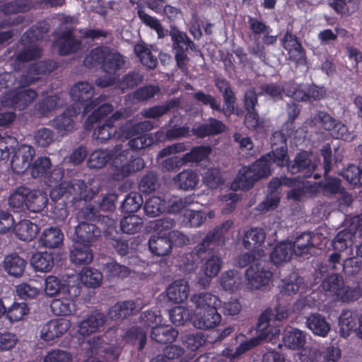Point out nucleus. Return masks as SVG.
<instances>
[{"instance_id":"1","label":"nucleus","mask_w":362,"mask_h":362,"mask_svg":"<svg viewBox=\"0 0 362 362\" xmlns=\"http://www.w3.org/2000/svg\"><path fill=\"white\" fill-rule=\"evenodd\" d=\"M272 151L262 156L252 166L262 178L269 177L272 173V164L283 167L287 158L286 139L283 133L274 132L270 139Z\"/></svg>"},{"instance_id":"2","label":"nucleus","mask_w":362,"mask_h":362,"mask_svg":"<svg viewBox=\"0 0 362 362\" xmlns=\"http://www.w3.org/2000/svg\"><path fill=\"white\" fill-rule=\"evenodd\" d=\"M83 216L85 221H80L75 227L73 241L75 245L92 246L102 233L101 228L95 222L101 221V224L105 223L107 227L108 223L103 221V218L109 216L100 214L93 207H87L83 210Z\"/></svg>"},{"instance_id":"3","label":"nucleus","mask_w":362,"mask_h":362,"mask_svg":"<svg viewBox=\"0 0 362 362\" xmlns=\"http://www.w3.org/2000/svg\"><path fill=\"white\" fill-rule=\"evenodd\" d=\"M270 312L266 310L259 317L257 323V329L259 332L258 337L251 338L250 340L240 343L233 347L228 346L221 351L222 356L229 362H235L241 355L259 344V339H266L271 332L270 321L272 320Z\"/></svg>"},{"instance_id":"4","label":"nucleus","mask_w":362,"mask_h":362,"mask_svg":"<svg viewBox=\"0 0 362 362\" xmlns=\"http://www.w3.org/2000/svg\"><path fill=\"white\" fill-rule=\"evenodd\" d=\"M169 33L172 41V52L176 62L177 67L182 72L188 69L187 64L189 62L188 57L189 50H196L195 43L189 38L187 34L178 29L175 26L166 30Z\"/></svg>"},{"instance_id":"5","label":"nucleus","mask_w":362,"mask_h":362,"mask_svg":"<svg viewBox=\"0 0 362 362\" xmlns=\"http://www.w3.org/2000/svg\"><path fill=\"white\" fill-rule=\"evenodd\" d=\"M221 240V236L214 232H208L203 240L198 243L190 252L182 257V267L187 272L194 271L199 264L204 262L206 255L209 254V247L215 241Z\"/></svg>"},{"instance_id":"6","label":"nucleus","mask_w":362,"mask_h":362,"mask_svg":"<svg viewBox=\"0 0 362 362\" xmlns=\"http://www.w3.org/2000/svg\"><path fill=\"white\" fill-rule=\"evenodd\" d=\"M209 232L216 233L221 238V240L215 241L210 245L209 254L207 255L204 259V261H205V262L202 266L204 274L207 277L213 278L219 273L223 263L221 258L216 254V250H218V247L223 245L225 243V233L226 232L225 223L216 226Z\"/></svg>"},{"instance_id":"7","label":"nucleus","mask_w":362,"mask_h":362,"mask_svg":"<svg viewBox=\"0 0 362 362\" xmlns=\"http://www.w3.org/2000/svg\"><path fill=\"white\" fill-rule=\"evenodd\" d=\"M37 95L35 90L19 89L14 87L3 95L1 103L4 107L23 110L34 101Z\"/></svg>"},{"instance_id":"8","label":"nucleus","mask_w":362,"mask_h":362,"mask_svg":"<svg viewBox=\"0 0 362 362\" xmlns=\"http://www.w3.org/2000/svg\"><path fill=\"white\" fill-rule=\"evenodd\" d=\"M104 100L105 99L100 96L85 105L82 110L83 115L92 112L84 122L86 130L90 131L95 122L112 112L114 110L113 105L109 103H103Z\"/></svg>"},{"instance_id":"9","label":"nucleus","mask_w":362,"mask_h":362,"mask_svg":"<svg viewBox=\"0 0 362 362\" xmlns=\"http://www.w3.org/2000/svg\"><path fill=\"white\" fill-rule=\"evenodd\" d=\"M311 122L320 128L329 132L332 136L337 139H347V127L341 122L334 119L327 112L320 111L311 119Z\"/></svg>"},{"instance_id":"10","label":"nucleus","mask_w":362,"mask_h":362,"mask_svg":"<svg viewBox=\"0 0 362 362\" xmlns=\"http://www.w3.org/2000/svg\"><path fill=\"white\" fill-rule=\"evenodd\" d=\"M35 153L32 146L21 144L18 146L17 141L11 151V154H13L11 158L8 160L13 171L18 175L23 174L30 166Z\"/></svg>"},{"instance_id":"11","label":"nucleus","mask_w":362,"mask_h":362,"mask_svg":"<svg viewBox=\"0 0 362 362\" xmlns=\"http://www.w3.org/2000/svg\"><path fill=\"white\" fill-rule=\"evenodd\" d=\"M87 186L83 180L74 179L69 182H62L50 192L52 199L60 198L65 194L74 195V199H86Z\"/></svg>"},{"instance_id":"12","label":"nucleus","mask_w":362,"mask_h":362,"mask_svg":"<svg viewBox=\"0 0 362 362\" xmlns=\"http://www.w3.org/2000/svg\"><path fill=\"white\" fill-rule=\"evenodd\" d=\"M71 292L65 293L64 295L59 296L58 298L54 299L50 308L54 315L58 316H68L75 314L76 311V305L75 298L79 295L80 290L78 287L72 286Z\"/></svg>"},{"instance_id":"13","label":"nucleus","mask_w":362,"mask_h":362,"mask_svg":"<svg viewBox=\"0 0 362 362\" xmlns=\"http://www.w3.org/2000/svg\"><path fill=\"white\" fill-rule=\"evenodd\" d=\"M288 170L291 174H296L301 171L305 170L304 177H311L313 175L314 178L319 177L317 174L313 175L316 165L313 163L310 159V153L306 151H302L296 154L294 160L288 163V157L286 158V164Z\"/></svg>"},{"instance_id":"14","label":"nucleus","mask_w":362,"mask_h":362,"mask_svg":"<svg viewBox=\"0 0 362 362\" xmlns=\"http://www.w3.org/2000/svg\"><path fill=\"white\" fill-rule=\"evenodd\" d=\"M245 276L251 288L259 289L269 284L273 277V273L261 262H258L251 264L246 269Z\"/></svg>"},{"instance_id":"15","label":"nucleus","mask_w":362,"mask_h":362,"mask_svg":"<svg viewBox=\"0 0 362 362\" xmlns=\"http://www.w3.org/2000/svg\"><path fill=\"white\" fill-rule=\"evenodd\" d=\"M295 90H288V94L293 95V99L298 102H310L320 100L326 95L324 87L315 84H298L295 82Z\"/></svg>"},{"instance_id":"16","label":"nucleus","mask_w":362,"mask_h":362,"mask_svg":"<svg viewBox=\"0 0 362 362\" xmlns=\"http://www.w3.org/2000/svg\"><path fill=\"white\" fill-rule=\"evenodd\" d=\"M70 321L64 319H52L44 324L40 330V338L50 341L65 334L70 328Z\"/></svg>"},{"instance_id":"17","label":"nucleus","mask_w":362,"mask_h":362,"mask_svg":"<svg viewBox=\"0 0 362 362\" xmlns=\"http://www.w3.org/2000/svg\"><path fill=\"white\" fill-rule=\"evenodd\" d=\"M103 221L108 223L107 226L103 228L105 238L111 240L110 243L118 255L120 256L127 255L129 250L128 241L117 237L118 233L117 231V223L115 220L110 217H104Z\"/></svg>"},{"instance_id":"18","label":"nucleus","mask_w":362,"mask_h":362,"mask_svg":"<svg viewBox=\"0 0 362 362\" xmlns=\"http://www.w3.org/2000/svg\"><path fill=\"white\" fill-rule=\"evenodd\" d=\"M262 179L261 176L256 173L252 165L243 166L237 175V177L231 184L233 190H248L253 187L255 183Z\"/></svg>"},{"instance_id":"19","label":"nucleus","mask_w":362,"mask_h":362,"mask_svg":"<svg viewBox=\"0 0 362 362\" xmlns=\"http://www.w3.org/2000/svg\"><path fill=\"white\" fill-rule=\"evenodd\" d=\"M94 95V87L86 81H78L70 89V96L75 105H81L83 109L85 105L93 101Z\"/></svg>"},{"instance_id":"20","label":"nucleus","mask_w":362,"mask_h":362,"mask_svg":"<svg viewBox=\"0 0 362 362\" xmlns=\"http://www.w3.org/2000/svg\"><path fill=\"white\" fill-rule=\"evenodd\" d=\"M81 107L72 106L67 107L62 114L52 120V126L59 133L72 132L74 129V117L80 113Z\"/></svg>"},{"instance_id":"21","label":"nucleus","mask_w":362,"mask_h":362,"mask_svg":"<svg viewBox=\"0 0 362 362\" xmlns=\"http://www.w3.org/2000/svg\"><path fill=\"white\" fill-rule=\"evenodd\" d=\"M222 317L217 309L212 308L208 310L199 311L194 316L193 324L199 329H209L217 327Z\"/></svg>"},{"instance_id":"22","label":"nucleus","mask_w":362,"mask_h":362,"mask_svg":"<svg viewBox=\"0 0 362 362\" xmlns=\"http://www.w3.org/2000/svg\"><path fill=\"white\" fill-rule=\"evenodd\" d=\"M226 124L221 120L209 117L205 123L192 128V132L197 138L204 139L210 136H216L223 133Z\"/></svg>"},{"instance_id":"23","label":"nucleus","mask_w":362,"mask_h":362,"mask_svg":"<svg viewBox=\"0 0 362 362\" xmlns=\"http://www.w3.org/2000/svg\"><path fill=\"white\" fill-rule=\"evenodd\" d=\"M294 86L295 82L289 81L284 82V85L276 83L263 84L260 88L262 94L269 96L274 101H279L283 99L284 95L293 98V95L291 93L288 94V90H295Z\"/></svg>"},{"instance_id":"24","label":"nucleus","mask_w":362,"mask_h":362,"mask_svg":"<svg viewBox=\"0 0 362 362\" xmlns=\"http://www.w3.org/2000/svg\"><path fill=\"white\" fill-rule=\"evenodd\" d=\"M106 321L105 315L98 310L92 311L88 317L78 324V332L83 336L95 333L102 327Z\"/></svg>"},{"instance_id":"25","label":"nucleus","mask_w":362,"mask_h":362,"mask_svg":"<svg viewBox=\"0 0 362 362\" xmlns=\"http://www.w3.org/2000/svg\"><path fill=\"white\" fill-rule=\"evenodd\" d=\"M189 286L185 279H178L171 283L166 289L168 300L173 303H181L189 296Z\"/></svg>"},{"instance_id":"26","label":"nucleus","mask_w":362,"mask_h":362,"mask_svg":"<svg viewBox=\"0 0 362 362\" xmlns=\"http://www.w3.org/2000/svg\"><path fill=\"white\" fill-rule=\"evenodd\" d=\"M173 182L177 188L189 191L196 188L199 182V177L195 170L186 169L177 174L173 177Z\"/></svg>"},{"instance_id":"27","label":"nucleus","mask_w":362,"mask_h":362,"mask_svg":"<svg viewBox=\"0 0 362 362\" xmlns=\"http://www.w3.org/2000/svg\"><path fill=\"white\" fill-rule=\"evenodd\" d=\"M4 269L8 275L18 278L23 276L27 262L17 253L6 255L4 259Z\"/></svg>"},{"instance_id":"28","label":"nucleus","mask_w":362,"mask_h":362,"mask_svg":"<svg viewBox=\"0 0 362 362\" xmlns=\"http://www.w3.org/2000/svg\"><path fill=\"white\" fill-rule=\"evenodd\" d=\"M136 312V303L134 300H127L115 303L109 309L107 315L112 320H118L134 315Z\"/></svg>"},{"instance_id":"29","label":"nucleus","mask_w":362,"mask_h":362,"mask_svg":"<svg viewBox=\"0 0 362 362\" xmlns=\"http://www.w3.org/2000/svg\"><path fill=\"white\" fill-rule=\"evenodd\" d=\"M307 327L316 336L325 337L330 331V325L320 313H312L306 319Z\"/></svg>"},{"instance_id":"30","label":"nucleus","mask_w":362,"mask_h":362,"mask_svg":"<svg viewBox=\"0 0 362 362\" xmlns=\"http://www.w3.org/2000/svg\"><path fill=\"white\" fill-rule=\"evenodd\" d=\"M178 336V331L170 325L160 324L153 327L151 332L152 340L159 344L171 343Z\"/></svg>"},{"instance_id":"31","label":"nucleus","mask_w":362,"mask_h":362,"mask_svg":"<svg viewBox=\"0 0 362 362\" xmlns=\"http://www.w3.org/2000/svg\"><path fill=\"white\" fill-rule=\"evenodd\" d=\"M148 244L151 253L158 257L168 255L172 250L170 240L166 233L152 235Z\"/></svg>"},{"instance_id":"32","label":"nucleus","mask_w":362,"mask_h":362,"mask_svg":"<svg viewBox=\"0 0 362 362\" xmlns=\"http://www.w3.org/2000/svg\"><path fill=\"white\" fill-rule=\"evenodd\" d=\"M361 317L350 310L342 312L339 317L340 333L344 337L349 336L351 332L359 329Z\"/></svg>"},{"instance_id":"33","label":"nucleus","mask_w":362,"mask_h":362,"mask_svg":"<svg viewBox=\"0 0 362 362\" xmlns=\"http://www.w3.org/2000/svg\"><path fill=\"white\" fill-rule=\"evenodd\" d=\"M39 230L38 226L29 220L21 221L13 226V231L16 238L26 242L33 240Z\"/></svg>"},{"instance_id":"34","label":"nucleus","mask_w":362,"mask_h":362,"mask_svg":"<svg viewBox=\"0 0 362 362\" xmlns=\"http://www.w3.org/2000/svg\"><path fill=\"white\" fill-rule=\"evenodd\" d=\"M191 301L197 309H199V311L208 310L212 308L218 310V307L221 305V300L218 296L209 293L194 294L191 297Z\"/></svg>"},{"instance_id":"35","label":"nucleus","mask_w":362,"mask_h":362,"mask_svg":"<svg viewBox=\"0 0 362 362\" xmlns=\"http://www.w3.org/2000/svg\"><path fill=\"white\" fill-rule=\"evenodd\" d=\"M305 333L298 329H286L283 335V343L285 346L293 349H300L305 344Z\"/></svg>"},{"instance_id":"36","label":"nucleus","mask_w":362,"mask_h":362,"mask_svg":"<svg viewBox=\"0 0 362 362\" xmlns=\"http://www.w3.org/2000/svg\"><path fill=\"white\" fill-rule=\"evenodd\" d=\"M30 262L36 271L48 272L54 267V255L52 252H37L33 255Z\"/></svg>"},{"instance_id":"37","label":"nucleus","mask_w":362,"mask_h":362,"mask_svg":"<svg viewBox=\"0 0 362 362\" xmlns=\"http://www.w3.org/2000/svg\"><path fill=\"white\" fill-rule=\"evenodd\" d=\"M64 234L61 229L57 227L45 228L40 236V242L43 246L48 248H57L62 245Z\"/></svg>"},{"instance_id":"38","label":"nucleus","mask_w":362,"mask_h":362,"mask_svg":"<svg viewBox=\"0 0 362 362\" xmlns=\"http://www.w3.org/2000/svg\"><path fill=\"white\" fill-rule=\"evenodd\" d=\"M126 63L124 57L117 52H112L109 49L102 69L109 74H115L123 68Z\"/></svg>"},{"instance_id":"39","label":"nucleus","mask_w":362,"mask_h":362,"mask_svg":"<svg viewBox=\"0 0 362 362\" xmlns=\"http://www.w3.org/2000/svg\"><path fill=\"white\" fill-rule=\"evenodd\" d=\"M90 247V245H74L70 252L71 261L78 265L90 264L93 259V253Z\"/></svg>"},{"instance_id":"40","label":"nucleus","mask_w":362,"mask_h":362,"mask_svg":"<svg viewBox=\"0 0 362 362\" xmlns=\"http://www.w3.org/2000/svg\"><path fill=\"white\" fill-rule=\"evenodd\" d=\"M47 203L48 198L45 193H43L40 190L30 189L25 209L30 212L39 213L45 209Z\"/></svg>"},{"instance_id":"41","label":"nucleus","mask_w":362,"mask_h":362,"mask_svg":"<svg viewBox=\"0 0 362 362\" xmlns=\"http://www.w3.org/2000/svg\"><path fill=\"white\" fill-rule=\"evenodd\" d=\"M293 251L291 242H281L277 244L270 253V259L274 264L278 265L291 259Z\"/></svg>"},{"instance_id":"42","label":"nucleus","mask_w":362,"mask_h":362,"mask_svg":"<svg viewBox=\"0 0 362 362\" xmlns=\"http://www.w3.org/2000/svg\"><path fill=\"white\" fill-rule=\"evenodd\" d=\"M103 272L107 280L123 279L130 274V269L127 266L120 264L116 261L106 263L103 267Z\"/></svg>"},{"instance_id":"43","label":"nucleus","mask_w":362,"mask_h":362,"mask_svg":"<svg viewBox=\"0 0 362 362\" xmlns=\"http://www.w3.org/2000/svg\"><path fill=\"white\" fill-rule=\"evenodd\" d=\"M266 238V233L262 228H251L244 235L243 244L245 249L250 250L259 247Z\"/></svg>"},{"instance_id":"44","label":"nucleus","mask_w":362,"mask_h":362,"mask_svg":"<svg viewBox=\"0 0 362 362\" xmlns=\"http://www.w3.org/2000/svg\"><path fill=\"white\" fill-rule=\"evenodd\" d=\"M134 52L142 65L148 70H153L158 66V59L153 56L151 51L144 44H136Z\"/></svg>"},{"instance_id":"45","label":"nucleus","mask_w":362,"mask_h":362,"mask_svg":"<svg viewBox=\"0 0 362 362\" xmlns=\"http://www.w3.org/2000/svg\"><path fill=\"white\" fill-rule=\"evenodd\" d=\"M344 284L341 275L336 273L328 274L321 283L323 291L329 292L330 295L335 296L337 299L338 293H340Z\"/></svg>"},{"instance_id":"46","label":"nucleus","mask_w":362,"mask_h":362,"mask_svg":"<svg viewBox=\"0 0 362 362\" xmlns=\"http://www.w3.org/2000/svg\"><path fill=\"white\" fill-rule=\"evenodd\" d=\"M72 291V286L62 284L54 276L49 275L45 280V292L49 296L64 295Z\"/></svg>"},{"instance_id":"47","label":"nucleus","mask_w":362,"mask_h":362,"mask_svg":"<svg viewBox=\"0 0 362 362\" xmlns=\"http://www.w3.org/2000/svg\"><path fill=\"white\" fill-rule=\"evenodd\" d=\"M362 296V280L353 283L351 285H344L340 293H338L337 300L343 303H350L357 300Z\"/></svg>"},{"instance_id":"48","label":"nucleus","mask_w":362,"mask_h":362,"mask_svg":"<svg viewBox=\"0 0 362 362\" xmlns=\"http://www.w3.org/2000/svg\"><path fill=\"white\" fill-rule=\"evenodd\" d=\"M113 156L112 151L95 150L90 154L87 165L90 169H100L110 161Z\"/></svg>"},{"instance_id":"49","label":"nucleus","mask_w":362,"mask_h":362,"mask_svg":"<svg viewBox=\"0 0 362 362\" xmlns=\"http://www.w3.org/2000/svg\"><path fill=\"white\" fill-rule=\"evenodd\" d=\"M52 162L49 158L38 157L31 165L30 174L34 178L49 177L52 172Z\"/></svg>"},{"instance_id":"50","label":"nucleus","mask_w":362,"mask_h":362,"mask_svg":"<svg viewBox=\"0 0 362 362\" xmlns=\"http://www.w3.org/2000/svg\"><path fill=\"white\" fill-rule=\"evenodd\" d=\"M300 107L295 103L287 104L288 120L284 124L281 129L279 132L283 133L286 139L291 137L293 134L295 125L294 121L299 116Z\"/></svg>"},{"instance_id":"51","label":"nucleus","mask_w":362,"mask_h":362,"mask_svg":"<svg viewBox=\"0 0 362 362\" xmlns=\"http://www.w3.org/2000/svg\"><path fill=\"white\" fill-rule=\"evenodd\" d=\"M109 49L108 47L104 46L95 47L85 57L83 60L84 65L88 68L100 65L102 68Z\"/></svg>"},{"instance_id":"52","label":"nucleus","mask_w":362,"mask_h":362,"mask_svg":"<svg viewBox=\"0 0 362 362\" xmlns=\"http://www.w3.org/2000/svg\"><path fill=\"white\" fill-rule=\"evenodd\" d=\"M312 247H313V243H312L311 233L309 232L302 233L292 243V250L297 256L308 254Z\"/></svg>"},{"instance_id":"53","label":"nucleus","mask_w":362,"mask_h":362,"mask_svg":"<svg viewBox=\"0 0 362 362\" xmlns=\"http://www.w3.org/2000/svg\"><path fill=\"white\" fill-rule=\"evenodd\" d=\"M159 186V177L155 171H148L144 174L139 184L138 188L139 191L144 194H151L156 191Z\"/></svg>"},{"instance_id":"54","label":"nucleus","mask_w":362,"mask_h":362,"mask_svg":"<svg viewBox=\"0 0 362 362\" xmlns=\"http://www.w3.org/2000/svg\"><path fill=\"white\" fill-rule=\"evenodd\" d=\"M81 281L89 288L98 287L103 279V274L98 269L83 267L80 272Z\"/></svg>"},{"instance_id":"55","label":"nucleus","mask_w":362,"mask_h":362,"mask_svg":"<svg viewBox=\"0 0 362 362\" xmlns=\"http://www.w3.org/2000/svg\"><path fill=\"white\" fill-rule=\"evenodd\" d=\"M143 203V197L139 193L131 192L126 196L120 209L124 214H132L141 208Z\"/></svg>"},{"instance_id":"56","label":"nucleus","mask_w":362,"mask_h":362,"mask_svg":"<svg viewBox=\"0 0 362 362\" xmlns=\"http://www.w3.org/2000/svg\"><path fill=\"white\" fill-rule=\"evenodd\" d=\"M30 189L26 187H18L8 197V203L11 208L21 211L25 207Z\"/></svg>"},{"instance_id":"57","label":"nucleus","mask_w":362,"mask_h":362,"mask_svg":"<svg viewBox=\"0 0 362 362\" xmlns=\"http://www.w3.org/2000/svg\"><path fill=\"white\" fill-rule=\"evenodd\" d=\"M137 16L144 24L156 32L158 38L165 37L167 32L164 30L160 21L147 14L140 6H138Z\"/></svg>"},{"instance_id":"58","label":"nucleus","mask_w":362,"mask_h":362,"mask_svg":"<svg viewBox=\"0 0 362 362\" xmlns=\"http://www.w3.org/2000/svg\"><path fill=\"white\" fill-rule=\"evenodd\" d=\"M127 342L134 346L138 345V349L141 351L146 344L147 334L145 331L139 327H132L129 329L124 335Z\"/></svg>"},{"instance_id":"59","label":"nucleus","mask_w":362,"mask_h":362,"mask_svg":"<svg viewBox=\"0 0 362 362\" xmlns=\"http://www.w3.org/2000/svg\"><path fill=\"white\" fill-rule=\"evenodd\" d=\"M165 201L160 197H151L148 198L144 206L145 214L148 217H156L161 214L165 210Z\"/></svg>"},{"instance_id":"60","label":"nucleus","mask_w":362,"mask_h":362,"mask_svg":"<svg viewBox=\"0 0 362 362\" xmlns=\"http://www.w3.org/2000/svg\"><path fill=\"white\" fill-rule=\"evenodd\" d=\"M143 226V220L134 214L125 216L120 221V228L123 233L135 234L139 232Z\"/></svg>"},{"instance_id":"61","label":"nucleus","mask_w":362,"mask_h":362,"mask_svg":"<svg viewBox=\"0 0 362 362\" xmlns=\"http://www.w3.org/2000/svg\"><path fill=\"white\" fill-rule=\"evenodd\" d=\"M116 136H117V129L115 124H110L107 121L93 130V137L100 143L111 140Z\"/></svg>"},{"instance_id":"62","label":"nucleus","mask_w":362,"mask_h":362,"mask_svg":"<svg viewBox=\"0 0 362 362\" xmlns=\"http://www.w3.org/2000/svg\"><path fill=\"white\" fill-rule=\"evenodd\" d=\"M144 81V76L139 71H130L124 74L119 83V88L122 93L127 90L133 89Z\"/></svg>"},{"instance_id":"63","label":"nucleus","mask_w":362,"mask_h":362,"mask_svg":"<svg viewBox=\"0 0 362 362\" xmlns=\"http://www.w3.org/2000/svg\"><path fill=\"white\" fill-rule=\"evenodd\" d=\"M59 98L57 95H49L44 97L35 105V109L38 114L44 117H48L59 105Z\"/></svg>"},{"instance_id":"64","label":"nucleus","mask_w":362,"mask_h":362,"mask_svg":"<svg viewBox=\"0 0 362 362\" xmlns=\"http://www.w3.org/2000/svg\"><path fill=\"white\" fill-rule=\"evenodd\" d=\"M220 284L225 291L233 293L238 290L241 284V279L236 271L228 270L222 274Z\"/></svg>"}]
</instances>
